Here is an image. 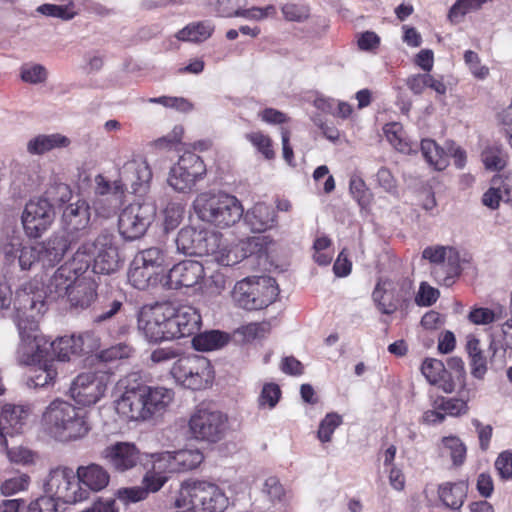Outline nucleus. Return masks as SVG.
Here are the masks:
<instances>
[{"label": "nucleus", "instance_id": "nucleus-1", "mask_svg": "<svg viewBox=\"0 0 512 512\" xmlns=\"http://www.w3.org/2000/svg\"><path fill=\"white\" fill-rule=\"evenodd\" d=\"M138 329L149 341H161L194 336L202 325L197 308L173 302L143 307L138 314Z\"/></svg>", "mask_w": 512, "mask_h": 512}, {"label": "nucleus", "instance_id": "nucleus-2", "mask_svg": "<svg viewBox=\"0 0 512 512\" xmlns=\"http://www.w3.org/2000/svg\"><path fill=\"white\" fill-rule=\"evenodd\" d=\"M124 392L117 401V410L133 421H146L163 415L174 398V392L165 387L147 386L139 381L137 373L122 381Z\"/></svg>", "mask_w": 512, "mask_h": 512}, {"label": "nucleus", "instance_id": "nucleus-3", "mask_svg": "<svg viewBox=\"0 0 512 512\" xmlns=\"http://www.w3.org/2000/svg\"><path fill=\"white\" fill-rule=\"evenodd\" d=\"M42 424L54 439L61 442L83 438L90 430L84 411L61 399L52 401L46 407Z\"/></svg>", "mask_w": 512, "mask_h": 512}, {"label": "nucleus", "instance_id": "nucleus-4", "mask_svg": "<svg viewBox=\"0 0 512 512\" xmlns=\"http://www.w3.org/2000/svg\"><path fill=\"white\" fill-rule=\"evenodd\" d=\"M115 235L103 230L94 241L83 242L73 255V262L80 263L75 271H85L93 262L96 274H112L120 269L122 260L115 243Z\"/></svg>", "mask_w": 512, "mask_h": 512}, {"label": "nucleus", "instance_id": "nucleus-5", "mask_svg": "<svg viewBox=\"0 0 512 512\" xmlns=\"http://www.w3.org/2000/svg\"><path fill=\"white\" fill-rule=\"evenodd\" d=\"M198 217L219 228H227L237 223L243 216L240 201L226 193H201L193 203Z\"/></svg>", "mask_w": 512, "mask_h": 512}, {"label": "nucleus", "instance_id": "nucleus-6", "mask_svg": "<svg viewBox=\"0 0 512 512\" xmlns=\"http://www.w3.org/2000/svg\"><path fill=\"white\" fill-rule=\"evenodd\" d=\"M177 251L189 256H212L223 267L237 263L232 259L230 251L220 247L219 236L211 231L198 230L194 227H184L175 239Z\"/></svg>", "mask_w": 512, "mask_h": 512}, {"label": "nucleus", "instance_id": "nucleus-7", "mask_svg": "<svg viewBox=\"0 0 512 512\" xmlns=\"http://www.w3.org/2000/svg\"><path fill=\"white\" fill-rule=\"evenodd\" d=\"M151 179L152 171L147 161L132 162L124 166L120 179L113 182L108 181L102 175H97L95 177V192L101 196L113 195L118 205L129 185L132 193L142 194L146 191Z\"/></svg>", "mask_w": 512, "mask_h": 512}, {"label": "nucleus", "instance_id": "nucleus-8", "mask_svg": "<svg viewBox=\"0 0 512 512\" xmlns=\"http://www.w3.org/2000/svg\"><path fill=\"white\" fill-rule=\"evenodd\" d=\"M175 506L178 508L190 506L199 512H223L228 506V498L213 483L185 482L181 485Z\"/></svg>", "mask_w": 512, "mask_h": 512}, {"label": "nucleus", "instance_id": "nucleus-9", "mask_svg": "<svg viewBox=\"0 0 512 512\" xmlns=\"http://www.w3.org/2000/svg\"><path fill=\"white\" fill-rule=\"evenodd\" d=\"M279 294L272 277H247L238 281L232 291L234 302L246 310H259L272 304Z\"/></svg>", "mask_w": 512, "mask_h": 512}, {"label": "nucleus", "instance_id": "nucleus-10", "mask_svg": "<svg viewBox=\"0 0 512 512\" xmlns=\"http://www.w3.org/2000/svg\"><path fill=\"white\" fill-rule=\"evenodd\" d=\"M171 374L180 385L191 390L205 389L214 378L210 361L196 354L180 357L173 364Z\"/></svg>", "mask_w": 512, "mask_h": 512}, {"label": "nucleus", "instance_id": "nucleus-11", "mask_svg": "<svg viewBox=\"0 0 512 512\" xmlns=\"http://www.w3.org/2000/svg\"><path fill=\"white\" fill-rule=\"evenodd\" d=\"M154 202L145 200L126 206L118 217V231L125 241H134L143 237L156 216Z\"/></svg>", "mask_w": 512, "mask_h": 512}, {"label": "nucleus", "instance_id": "nucleus-12", "mask_svg": "<svg viewBox=\"0 0 512 512\" xmlns=\"http://www.w3.org/2000/svg\"><path fill=\"white\" fill-rule=\"evenodd\" d=\"M188 427L191 438L207 443H217L226 434L228 419L220 411L198 408L191 415Z\"/></svg>", "mask_w": 512, "mask_h": 512}, {"label": "nucleus", "instance_id": "nucleus-13", "mask_svg": "<svg viewBox=\"0 0 512 512\" xmlns=\"http://www.w3.org/2000/svg\"><path fill=\"white\" fill-rule=\"evenodd\" d=\"M44 490L55 501L61 500L69 504L88 498L87 490L79 486L76 473L67 467L51 470L44 483Z\"/></svg>", "mask_w": 512, "mask_h": 512}, {"label": "nucleus", "instance_id": "nucleus-14", "mask_svg": "<svg viewBox=\"0 0 512 512\" xmlns=\"http://www.w3.org/2000/svg\"><path fill=\"white\" fill-rule=\"evenodd\" d=\"M20 335V344L17 349V360L23 365H36L49 359L47 339L37 331V324L31 321L24 325L23 321L17 323Z\"/></svg>", "mask_w": 512, "mask_h": 512}, {"label": "nucleus", "instance_id": "nucleus-15", "mask_svg": "<svg viewBox=\"0 0 512 512\" xmlns=\"http://www.w3.org/2000/svg\"><path fill=\"white\" fill-rule=\"evenodd\" d=\"M205 173L206 167L200 156L187 151L180 156L178 162L170 169L168 183L178 192H187Z\"/></svg>", "mask_w": 512, "mask_h": 512}, {"label": "nucleus", "instance_id": "nucleus-16", "mask_svg": "<svg viewBox=\"0 0 512 512\" xmlns=\"http://www.w3.org/2000/svg\"><path fill=\"white\" fill-rule=\"evenodd\" d=\"M55 210L52 204L42 197L29 200L22 213V224L25 233L30 238L40 237L52 224Z\"/></svg>", "mask_w": 512, "mask_h": 512}, {"label": "nucleus", "instance_id": "nucleus-17", "mask_svg": "<svg viewBox=\"0 0 512 512\" xmlns=\"http://www.w3.org/2000/svg\"><path fill=\"white\" fill-rule=\"evenodd\" d=\"M90 216V206L85 200L69 204L63 211L59 232L76 244L88 233Z\"/></svg>", "mask_w": 512, "mask_h": 512}, {"label": "nucleus", "instance_id": "nucleus-18", "mask_svg": "<svg viewBox=\"0 0 512 512\" xmlns=\"http://www.w3.org/2000/svg\"><path fill=\"white\" fill-rule=\"evenodd\" d=\"M101 457L117 472H126L140 465H146L144 455L135 444L116 442L104 448Z\"/></svg>", "mask_w": 512, "mask_h": 512}, {"label": "nucleus", "instance_id": "nucleus-19", "mask_svg": "<svg viewBox=\"0 0 512 512\" xmlns=\"http://www.w3.org/2000/svg\"><path fill=\"white\" fill-rule=\"evenodd\" d=\"M205 276L203 265L195 260L175 264L168 272L164 285L168 289L190 288L199 284Z\"/></svg>", "mask_w": 512, "mask_h": 512}, {"label": "nucleus", "instance_id": "nucleus-20", "mask_svg": "<svg viewBox=\"0 0 512 512\" xmlns=\"http://www.w3.org/2000/svg\"><path fill=\"white\" fill-rule=\"evenodd\" d=\"M16 310V323L20 320L24 325L29 326L31 321H35L36 316L42 315L46 311L45 301L41 294L32 293V289L24 288L16 292L14 300Z\"/></svg>", "mask_w": 512, "mask_h": 512}, {"label": "nucleus", "instance_id": "nucleus-21", "mask_svg": "<svg viewBox=\"0 0 512 512\" xmlns=\"http://www.w3.org/2000/svg\"><path fill=\"white\" fill-rule=\"evenodd\" d=\"M74 244L62 233H54L47 240L37 244L40 253V263L43 267L56 266Z\"/></svg>", "mask_w": 512, "mask_h": 512}, {"label": "nucleus", "instance_id": "nucleus-22", "mask_svg": "<svg viewBox=\"0 0 512 512\" xmlns=\"http://www.w3.org/2000/svg\"><path fill=\"white\" fill-rule=\"evenodd\" d=\"M28 414L21 406L6 404L0 414V445L7 446V436L22 433Z\"/></svg>", "mask_w": 512, "mask_h": 512}, {"label": "nucleus", "instance_id": "nucleus-23", "mask_svg": "<svg viewBox=\"0 0 512 512\" xmlns=\"http://www.w3.org/2000/svg\"><path fill=\"white\" fill-rule=\"evenodd\" d=\"M244 222L254 233L265 232L273 228L277 223V215L274 208L265 203H256L245 214Z\"/></svg>", "mask_w": 512, "mask_h": 512}, {"label": "nucleus", "instance_id": "nucleus-24", "mask_svg": "<svg viewBox=\"0 0 512 512\" xmlns=\"http://www.w3.org/2000/svg\"><path fill=\"white\" fill-rule=\"evenodd\" d=\"M47 349L49 358L55 363L58 361H69L71 355L81 354L83 349V336H65L60 337L52 342L47 339Z\"/></svg>", "mask_w": 512, "mask_h": 512}, {"label": "nucleus", "instance_id": "nucleus-25", "mask_svg": "<svg viewBox=\"0 0 512 512\" xmlns=\"http://www.w3.org/2000/svg\"><path fill=\"white\" fill-rule=\"evenodd\" d=\"M77 481L92 491L104 489L110 480L107 470L99 464L91 463L87 466H79L76 471Z\"/></svg>", "mask_w": 512, "mask_h": 512}, {"label": "nucleus", "instance_id": "nucleus-26", "mask_svg": "<svg viewBox=\"0 0 512 512\" xmlns=\"http://www.w3.org/2000/svg\"><path fill=\"white\" fill-rule=\"evenodd\" d=\"M460 272L461 267L459 253L453 248H449V250H447L444 263L440 266H433L431 271L435 280L439 284L447 287L454 283V279L460 274Z\"/></svg>", "mask_w": 512, "mask_h": 512}, {"label": "nucleus", "instance_id": "nucleus-27", "mask_svg": "<svg viewBox=\"0 0 512 512\" xmlns=\"http://www.w3.org/2000/svg\"><path fill=\"white\" fill-rule=\"evenodd\" d=\"M512 198V186L508 178L495 175L491 180L490 188L484 193L482 202L485 206L496 209L500 201L508 202Z\"/></svg>", "mask_w": 512, "mask_h": 512}, {"label": "nucleus", "instance_id": "nucleus-28", "mask_svg": "<svg viewBox=\"0 0 512 512\" xmlns=\"http://www.w3.org/2000/svg\"><path fill=\"white\" fill-rule=\"evenodd\" d=\"M71 141L65 135L60 133L40 134L27 143V151L33 155H42L56 148H65Z\"/></svg>", "mask_w": 512, "mask_h": 512}, {"label": "nucleus", "instance_id": "nucleus-29", "mask_svg": "<svg viewBox=\"0 0 512 512\" xmlns=\"http://www.w3.org/2000/svg\"><path fill=\"white\" fill-rule=\"evenodd\" d=\"M468 486L464 481L446 482L439 485L438 496L442 503L452 509L458 510L462 507L467 495Z\"/></svg>", "mask_w": 512, "mask_h": 512}, {"label": "nucleus", "instance_id": "nucleus-30", "mask_svg": "<svg viewBox=\"0 0 512 512\" xmlns=\"http://www.w3.org/2000/svg\"><path fill=\"white\" fill-rule=\"evenodd\" d=\"M231 340L228 333L219 330H209L196 333L192 338V346L197 351L218 350L226 346Z\"/></svg>", "mask_w": 512, "mask_h": 512}, {"label": "nucleus", "instance_id": "nucleus-31", "mask_svg": "<svg viewBox=\"0 0 512 512\" xmlns=\"http://www.w3.org/2000/svg\"><path fill=\"white\" fill-rule=\"evenodd\" d=\"M110 378L109 371H100V379L84 390L74 392V400L84 406L95 404L104 395Z\"/></svg>", "mask_w": 512, "mask_h": 512}, {"label": "nucleus", "instance_id": "nucleus-32", "mask_svg": "<svg viewBox=\"0 0 512 512\" xmlns=\"http://www.w3.org/2000/svg\"><path fill=\"white\" fill-rule=\"evenodd\" d=\"M95 297L96 292L92 282L77 280L70 288L68 301L72 307L84 309L91 305Z\"/></svg>", "mask_w": 512, "mask_h": 512}, {"label": "nucleus", "instance_id": "nucleus-33", "mask_svg": "<svg viewBox=\"0 0 512 512\" xmlns=\"http://www.w3.org/2000/svg\"><path fill=\"white\" fill-rule=\"evenodd\" d=\"M446 369L448 370L447 379L442 383V390L445 393H452L457 386L464 387L466 380V370L464 362L460 357H450L447 359Z\"/></svg>", "mask_w": 512, "mask_h": 512}, {"label": "nucleus", "instance_id": "nucleus-34", "mask_svg": "<svg viewBox=\"0 0 512 512\" xmlns=\"http://www.w3.org/2000/svg\"><path fill=\"white\" fill-rule=\"evenodd\" d=\"M466 351L470 359L471 374L482 379L487 372V360L480 348V341L473 335H468Z\"/></svg>", "mask_w": 512, "mask_h": 512}, {"label": "nucleus", "instance_id": "nucleus-35", "mask_svg": "<svg viewBox=\"0 0 512 512\" xmlns=\"http://www.w3.org/2000/svg\"><path fill=\"white\" fill-rule=\"evenodd\" d=\"M421 152L426 162L436 170H444L448 166V153L446 148L440 147L432 139L421 141Z\"/></svg>", "mask_w": 512, "mask_h": 512}, {"label": "nucleus", "instance_id": "nucleus-36", "mask_svg": "<svg viewBox=\"0 0 512 512\" xmlns=\"http://www.w3.org/2000/svg\"><path fill=\"white\" fill-rule=\"evenodd\" d=\"M176 472H184L198 467L204 456L198 449H182L172 452Z\"/></svg>", "mask_w": 512, "mask_h": 512}, {"label": "nucleus", "instance_id": "nucleus-37", "mask_svg": "<svg viewBox=\"0 0 512 512\" xmlns=\"http://www.w3.org/2000/svg\"><path fill=\"white\" fill-rule=\"evenodd\" d=\"M73 281L65 275V269H58L54 275L50 278L47 286L46 293L47 297L52 300L67 296L69 297L70 288L73 285Z\"/></svg>", "mask_w": 512, "mask_h": 512}, {"label": "nucleus", "instance_id": "nucleus-38", "mask_svg": "<svg viewBox=\"0 0 512 512\" xmlns=\"http://www.w3.org/2000/svg\"><path fill=\"white\" fill-rule=\"evenodd\" d=\"M213 30L214 26L211 23L198 22L187 25L176 36L182 41L203 42L212 35Z\"/></svg>", "mask_w": 512, "mask_h": 512}, {"label": "nucleus", "instance_id": "nucleus-39", "mask_svg": "<svg viewBox=\"0 0 512 512\" xmlns=\"http://www.w3.org/2000/svg\"><path fill=\"white\" fill-rule=\"evenodd\" d=\"M507 153L501 145L486 147L481 153V160L487 170L500 171L507 165Z\"/></svg>", "mask_w": 512, "mask_h": 512}, {"label": "nucleus", "instance_id": "nucleus-40", "mask_svg": "<svg viewBox=\"0 0 512 512\" xmlns=\"http://www.w3.org/2000/svg\"><path fill=\"white\" fill-rule=\"evenodd\" d=\"M422 374L432 385H438L442 389V383L447 379L448 370L441 360L427 358L421 366Z\"/></svg>", "mask_w": 512, "mask_h": 512}, {"label": "nucleus", "instance_id": "nucleus-41", "mask_svg": "<svg viewBox=\"0 0 512 512\" xmlns=\"http://www.w3.org/2000/svg\"><path fill=\"white\" fill-rule=\"evenodd\" d=\"M34 366V375L30 377L28 382L30 386L45 387L55 380L57 368L51 358Z\"/></svg>", "mask_w": 512, "mask_h": 512}, {"label": "nucleus", "instance_id": "nucleus-42", "mask_svg": "<svg viewBox=\"0 0 512 512\" xmlns=\"http://www.w3.org/2000/svg\"><path fill=\"white\" fill-rule=\"evenodd\" d=\"M41 197L50 202L53 210H55L56 206H62L71 200L72 191L69 185L61 182H55L46 189Z\"/></svg>", "mask_w": 512, "mask_h": 512}, {"label": "nucleus", "instance_id": "nucleus-43", "mask_svg": "<svg viewBox=\"0 0 512 512\" xmlns=\"http://www.w3.org/2000/svg\"><path fill=\"white\" fill-rule=\"evenodd\" d=\"M166 253L159 247H150L139 252L135 257L136 264H142L146 267L156 270L165 263Z\"/></svg>", "mask_w": 512, "mask_h": 512}, {"label": "nucleus", "instance_id": "nucleus-44", "mask_svg": "<svg viewBox=\"0 0 512 512\" xmlns=\"http://www.w3.org/2000/svg\"><path fill=\"white\" fill-rule=\"evenodd\" d=\"M153 274H155L154 270L142 264H136L134 260L128 272V279L135 288L144 290L149 286Z\"/></svg>", "mask_w": 512, "mask_h": 512}, {"label": "nucleus", "instance_id": "nucleus-45", "mask_svg": "<svg viewBox=\"0 0 512 512\" xmlns=\"http://www.w3.org/2000/svg\"><path fill=\"white\" fill-rule=\"evenodd\" d=\"M151 463V467L149 469L159 472L162 475H166L167 473H177L175 470V465L173 461L172 452L165 451L161 453L151 454L150 456L144 455V459Z\"/></svg>", "mask_w": 512, "mask_h": 512}, {"label": "nucleus", "instance_id": "nucleus-46", "mask_svg": "<svg viewBox=\"0 0 512 512\" xmlns=\"http://www.w3.org/2000/svg\"><path fill=\"white\" fill-rule=\"evenodd\" d=\"M36 11L44 16L58 18L63 21L71 20L76 15L73 4L56 5L46 3L38 6Z\"/></svg>", "mask_w": 512, "mask_h": 512}, {"label": "nucleus", "instance_id": "nucleus-47", "mask_svg": "<svg viewBox=\"0 0 512 512\" xmlns=\"http://www.w3.org/2000/svg\"><path fill=\"white\" fill-rule=\"evenodd\" d=\"M443 449L447 451L454 465L463 464L466 456V447L462 441L454 436L444 437L442 439Z\"/></svg>", "mask_w": 512, "mask_h": 512}, {"label": "nucleus", "instance_id": "nucleus-48", "mask_svg": "<svg viewBox=\"0 0 512 512\" xmlns=\"http://www.w3.org/2000/svg\"><path fill=\"white\" fill-rule=\"evenodd\" d=\"M342 424V417L334 412L328 413L320 422L318 429V439L325 443L330 442L335 429Z\"/></svg>", "mask_w": 512, "mask_h": 512}, {"label": "nucleus", "instance_id": "nucleus-49", "mask_svg": "<svg viewBox=\"0 0 512 512\" xmlns=\"http://www.w3.org/2000/svg\"><path fill=\"white\" fill-rule=\"evenodd\" d=\"M123 302L113 299L109 303L102 306L99 310H95L92 316L93 323L105 324L111 321L120 312Z\"/></svg>", "mask_w": 512, "mask_h": 512}, {"label": "nucleus", "instance_id": "nucleus-50", "mask_svg": "<svg viewBox=\"0 0 512 512\" xmlns=\"http://www.w3.org/2000/svg\"><path fill=\"white\" fill-rule=\"evenodd\" d=\"M47 76V70L40 64L24 65L21 67L20 77L26 83L41 84L46 81Z\"/></svg>", "mask_w": 512, "mask_h": 512}, {"label": "nucleus", "instance_id": "nucleus-51", "mask_svg": "<svg viewBox=\"0 0 512 512\" xmlns=\"http://www.w3.org/2000/svg\"><path fill=\"white\" fill-rule=\"evenodd\" d=\"M387 283V281L379 280L372 293V297L378 309L383 314L390 315L397 310V304L392 300H389L388 304H384V298L387 296V290L385 289Z\"/></svg>", "mask_w": 512, "mask_h": 512}, {"label": "nucleus", "instance_id": "nucleus-52", "mask_svg": "<svg viewBox=\"0 0 512 512\" xmlns=\"http://www.w3.org/2000/svg\"><path fill=\"white\" fill-rule=\"evenodd\" d=\"M246 139L249 140L266 159L270 160L275 157L269 136L261 132H252L246 134Z\"/></svg>", "mask_w": 512, "mask_h": 512}, {"label": "nucleus", "instance_id": "nucleus-53", "mask_svg": "<svg viewBox=\"0 0 512 512\" xmlns=\"http://www.w3.org/2000/svg\"><path fill=\"white\" fill-rule=\"evenodd\" d=\"M281 396L280 387L275 383L264 384L258 398L259 407L274 408Z\"/></svg>", "mask_w": 512, "mask_h": 512}, {"label": "nucleus", "instance_id": "nucleus-54", "mask_svg": "<svg viewBox=\"0 0 512 512\" xmlns=\"http://www.w3.org/2000/svg\"><path fill=\"white\" fill-rule=\"evenodd\" d=\"M436 405L438 409L451 416L465 414L468 410L467 402L459 398H441L440 403L436 402Z\"/></svg>", "mask_w": 512, "mask_h": 512}, {"label": "nucleus", "instance_id": "nucleus-55", "mask_svg": "<svg viewBox=\"0 0 512 512\" xmlns=\"http://www.w3.org/2000/svg\"><path fill=\"white\" fill-rule=\"evenodd\" d=\"M100 371H107L105 368H96L93 371H88L79 374L72 382L70 387L71 396L74 397V392L84 390L89 387L95 381L100 379Z\"/></svg>", "mask_w": 512, "mask_h": 512}, {"label": "nucleus", "instance_id": "nucleus-56", "mask_svg": "<svg viewBox=\"0 0 512 512\" xmlns=\"http://www.w3.org/2000/svg\"><path fill=\"white\" fill-rule=\"evenodd\" d=\"M183 217V207L178 203H169L164 209V227L165 230L175 229Z\"/></svg>", "mask_w": 512, "mask_h": 512}, {"label": "nucleus", "instance_id": "nucleus-57", "mask_svg": "<svg viewBox=\"0 0 512 512\" xmlns=\"http://www.w3.org/2000/svg\"><path fill=\"white\" fill-rule=\"evenodd\" d=\"M501 312V309L499 313H497L496 311L488 308H475L469 313L468 319L476 325H487L499 319L501 317Z\"/></svg>", "mask_w": 512, "mask_h": 512}, {"label": "nucleus", "instance_id": "nucleus-58", "mask_svg": "<svg viewBox=\"0 0 512 512\" xmlns=\"http://www.w3.org/2000/svg\"><path fill=\"white\" fill-rule=\"evenodd\" d=\"M148 102L161 104L169 108H175L176 110L181 112H188L192 109V104L182 97L161 96L156 98H149Z\"/></svg>", "mask_w": 512, "mask_h": 512}, {"label": "nucleus", "instance_id": "nucleus-59", "mask_svg": "<svg viewBox=\"0 0 512 512\" xmlns=\"http://www.w3.org/2000/svg\"><path fill=\"white\" fill-rule=\"evenodd\" d=\"M17 260L22 270H29L33 264L40 262L38 246H22Z\"/></svg>", "mask_w": 512, "mask_h": 512}, {"label": "nucleus", "instance_id": "nucleus-60", "mask_svg": "<svg viewBox=\"0 0 512 512\" xmlns=\"http://www.w3.org/2000/svg\"><path fill=\"white\" fill-rule=\"evenodd\" d=\"M275 7L268 5L265 8L252 7L250 9H237L230 16L243 17L249 20H262L270 14H274Z\"/></svg>", "mask_w": 512, "mask_h": 512}, {"label": "nucleus", "instance_id": "nucleus-61", "mask_svg": "<svg viewBox=\"0 0 512 512\" xmlns=\"http://www.w3.org/2000/svg\"><path fill=\"white\" fill-rule=\"evenodd\" d=\"M464 61L476 78L484 79L488 75L489 69L481 65L480 58L476 52L467 50L464 53Z\"/></svg>", "mask_w": 512, "mask_h": 512}, {"label": "nucleus", "instance_id": "nucleus-62", "mask_svg": "<svg viewBox=\"0 0 512 512\" xmlns=\"http://www.w3.org/2000/svg\"><path fill=\"white\" fill-rule=\"evenodd\" d=\"M148 496L147 489L145 487H130L122 488L117 492V497L124 504L136 503L146 499Z\"/></svg>", "mask_w": 512, "mask_h": 512}, {"label": "nucleus", "instance_id": "nucleus-63", "mask_svg": "<svg viewBox=\"0 0 512 512\" xmlns=\"http://www.w3.org/2000/svg\"><path fill=\"white\" fill-rule=\"evenodd\" d=\"M167 480V475H162L159 472L148 469L143 477L142 483L149 494L150 492L154 493L159 491L167 482Z\"/></svg>", "mask_w": 512, "mask_h": 512}, {"label": "nucleus", "instance_id": "nucleus-64", "mask_svg": "<svg viewBox=\"0 0 512 512\" xmlns=\"http://www.w3.org/2000/svg\"><path fill=\"white\" fill-rule=\"evenodd\" d=\"M27 512H58V504L53 497L42 496L29 504Z\"/></svg>", "mask_w": 512, "mask_h": 512}]
</instances>
